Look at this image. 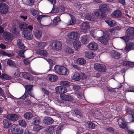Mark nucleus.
Segmentation results:
<instances>
[{
  "instance_id": "nucleus-1",
  "label": "nucleus",
  "mask_w": 134,
  "mask_h": 134,
  "mask_svg": "<svg viewBox=\"0 0 134 134\" xmlns=\"http://www.w3.org/2000/svg\"><path fill=\"white\" fill-rule=\"evenodd\" d=\"M55 71L58 74L61 75H66L69 73V70L63 66L56 65L54 68Z\"/></svg>"
},
{
  "instance_id": "nucleus-2",
  "label": "nucleus",
  "mask_w": 134,
  "mask_h": 134,
  "mask_svg": "<svg viewBox=\"0 0 134 134\" xmlns=\"http://www.w3.org/2000/svg\"><path fill=\"white\" fill-rule=\"evenodd\" d=\"M11 132L13 133L16 134H21L24 131L23 130L20 128L18 125L15 124L12 125L10 128Z\"/></svg>"
},
{
  "instance_id": "nucleus-3",
  "label": "nucleus",
  "mask_w": 134,
  "mask_h": 134,
  "mask_svg": "<svg viewBox=\"0 0 134 134\" xmlns=\"http://www.w3.org/2000/svg\"><path fill=\"white\" fill-rule=\"evenodd\" d=\"M68 38L71 40H75L78 39L80 36V34L76 31L70 32L67 35Z\"/></svg>"
},
{
  "instance_id": "nucleus-4",
  "label": "nucleus",
  "mask_w": 134,
  "mask_h": 134,
  "mask_svg": "<svg viewBox=\"0 0 134 134\" xmlns=\"http://www.w3.org/2000/svg\"><path fill=\"white\" fill-rule=\"evenodd\" d=\"M97 40L102 43L104 44H107L108 43V34L104 35L102 36L98 37Z\"/></svg>"
},
{
  "instance_id": "nucleus-5",
  "label": "nucleus",
  "mask_w": 134,
  "mask_h": 134,
  "mask_svg": "<svg viewBox=\"0 0 134 134\" xmlns=\"http://www.w3.org/2000/svg\"><path fill=\"white\" fill-rule=\"evenodd\" d=\"M95 69L102 72H105L106 71L105 66L104 65L100 64H96L94 65Z\"/></svg>"
},
{
  "instance_id": "nucleus-6",
  "label": "nucleus",
  "mask_w": 134,
  "mask_h": 134,
  "mask_svg": "<svg viewBox=\"0 0 134 134\" xmlns=\"http://www.w3.org/2000/svg\"><path fill=\"white\" fill-rule=\"evenodd\" d=\"M8 5L4 3L0 4V12L3 14H6L8 12Z\"/></svg>"
},
{
  "instance_id": "nucleus-7",
  "label": "nucleus",
  "mask_w": 134,
  "mask_h": 134,
  "mask_svg": "<svg viewBox=\"0 0 134 134\" xmlns=\"http://www.w3.org/2000/svg\"><path fill=\"white\" fill-rule=\"evenodd\" d=\"M60 97L62 100L68 101H71L73 98L71 96L64 94H61Z\"/></svg>"
},
{
  "instance_id": "nucleus-8",
  "label": "nucleus",
  "mask_w": 134,
  "mask_h": 134,
  "mask_svg": "<svg viewBox=\"0 0 134 134\" xmlns=\"http://www.w3.org/2000/svg\"><path fill=\"white\" fill-rule=\"evenodd\" d=\"M7 118L12 121H15L18 120L20 117L18 115L15 114H8L7 116Z\"/></svg>"
},
{
  "instance_id": "nucleus-9",
  "label": "nucleus",
  "mask_w": 134,
  "mask_h": 134,
  "mask_svg": "<svg viewBox=\"0 0 134 134\" xmlns=\"http://www.w3.org/2000/svg\"><path fill=\"white\" fill-rule=\"evenodd\" d=\"M87 47L91 50H96L98 48V44L94 42L90 43L88 45Z\"/></svg>"
},
{
  "instance_id": "nucleus-10",
  "label": "nucleus",
  "mask_w": 134,
  "mask_h": 134,
  "mask_svg": "<svg viewBox=\"0 0 134 134\" xmlns=\"http://www.w3.org/2000/svg\"><path fill=\"white\" fill-rule=\"evenodd\" d=\"M119 127L122 129H125L127 128L126 124L125 123L124 120L123 118H120L117 120Z\"/></svg>"
},
{
  "instance_id": "nucleus-11",
  "label": "nucleus",
  "mask_w": 134,
  "mask_h": 134,
  "mask_svg": "<svg viewBox=\"0 0 134 134\" xmlns=\"http://www.w3.org/2000/svg\"><path fill=\"white\" fill-rule=\"evenodd\" d=\"M23 34L24 35V37L26 39L30 40L32 38V35L31 32L28 30H24L23 31Z\"/></svg>"
},
{
  "instance_id": "nucleus-12",
  "label": "nucleus",
  "mask_w": 134,
  "mask_h": 134,
  "mask_svg": "<svg viewBox=\"0 0 134 134\" xmlns=\"http://www.w3.org/2000/svg\"><path fill=\"white\" fill-rule=\"evenodd\" d=\"M81 26L83 29L81 30V31L84 33L87 32L90 29L89 23L87 22H84L82 24Z\"/></svg>"
},
{
  "instance_id": "nucleus-13",
  "label": "nucleus",
  "mask_w": 134,
  "mask_h": 134,
  "mask_svg": "<svg viewBox=\"0 0 134 134\" xmlns=\"http://www.w3.org/2000/svg\"><path fill=\"white\" fill-rule=\"evenodd\" d=\"M93 12L96 16L97 17L100 18L104 17V14L103 13V12L101 10L99 9H96L94 10Z\"/></svg>"
},
{
  "instance_id": "nucleus-14",
  "label": "nucleus",
  "mask_w": 134,
  "mask_h": 134,
  "mask_svg": "<svg viewBox=\"0 0 134 134\" xmlns=\"http://www.w3.org/2000/svg\"><path fill=\"white\" fill-rule=\"evenodd\" d=\"M53 47L56 50H60L62 48V45L61 43L59 42H55L53 43Z\"/></svg>"
},
{
  "instance_id": "nucleus-15",
  "label": "nucleus",
  "mask_w": 134,
  "mask_h": 134,
  "mask_svg": "<svg viewBox=\"0 0 134 134\" xmlns=\"http://www.w3.org/2000/svg\"><path fill=\"white\" fill-rule=\"evenodd\" d=\"M73 45L75 49L76 50H78L81 48V44L79 40H75L73 42Z\"/></svg>"
},
{
  "instance_id": "nucleus-16",
  "label": "nucleus",
  "mask_w": 134,
  "mask_h": 134,
  "mask_svg": "<svg viewBox=\"0 0 134 134\" xmlns=\"http://www.w3.org/2000/svg\"><path fill=\"white\" fill-rule=\"evenodd\" d=\"M126 34L131 36L134 39V27H131L128 29L126 31Z\"/></svg>"
},
{
  "instance_id": "nucleus-17",
  "label": "nucleus",
  "mask_w": 134,
  "mask_h": 134,
  "mask_svg": "<svg viewBox=\"0 0 134 134\" xmlns=\"http://www.w3.org/2000/svg\"><path fill=\"white\" fill-rule=\"evenodd\" d=\"M125 41L126 44L130 40H133L134 38H132V37L129 35L126 34L125 36L120 37Z\"/></svg>"
},
{
  "instance_id": "nucleus-18",
  "label": "nucleus",
  "mask_w": 134,
  "mask_h": 134,
  "mask_svg": "<svg viewBox=\"0 0 134 134\" xmlns=\"http://www.w3.org/2000/svg\"><path fill=\"white\" fill-rule=\"evenodd\" d=\"M99 9L101 10L103 12V13L107 11L109 7L108 5L105 4H102L100 5L99 6Z\"/></svg>"
},
{
  "instance_id": "nucleus-19",
  "label": "nucleus",
  "mask_w": 134,
  "mask_h": 134,
  "mask_svg": "<svg viewBox=\"0 0 134 134\" xmlns=\"http://www.w3.org/2000/svg\"><path fill=\"white\" fill-rule=\"evenodd\" d=\"M34 34L35 37L38 38H40L42 36V32L38 29H35L34 30Z\"/></svg>"
},
{
  "instance_id": "nucleus-20",
  "label": "nucleus",
  "mask_w": 134,
  "mask_h": 134,
  "mask_svg": "<svg viewBox=\"0 0 134 134\" xmlns=\"http://www.w3.org/2000/svg\"><path fill=\"white\" fill-rule=\"evenodd\" d=\"M127 112L129 115V116L131 117L132 121H134V110L130 108L127 109Z\"/></svg>"
},
{
  "instance_id": "nucleus-21",
  "label": "nucleus",
  "mask_w": 134,
  "mask_h": 134,
  "mask_svg": "<svg viewBox=\"0 0 134 134\" xmlns=\"http://www.w3.org/2000/svg\"><path fill=\"white\" fill-rule=\"evenodd\" d=\"M85 55L86 57L89 59L93 58L94 56L93 52L90 51H87L85 52Z\"/></svg>"
},
{
  "instance_id": "nucleus-22",
  "label": "nucleus",
  "mask_w": 134,
  "mask_h": 134,
  "mask_svg": "<svg viewBox=\"0 0 134 134\" xmlns=\"http://www.w3.org/2000/svg\"><path fill=\"white\" fill-rule=\"evenodd\" d=\"M3 124L5 128L7 129L9 127L11 124V122L7 119L4 120L3 121Z\"/></svg>"
},
{
  "instance_id": "nucleus-23",
  "label": "nucleus",
  "mask_w": 134,
  "mask_h": 134,
  "mask_svg": "<svg viewBox=\"0 0 134 134\" xmlns=\"http://www.w3.org/2000/svg\"><path fill=\"white\" fill-rule=\"evenodd\" d=\"M121 13L119 10L114 11L111 14V16L113 17H119L121 15Z\"/></svg>"
},
{
  "instance_id": "nucleus-24",
  "label": "nucleus",
  "mask_w": 134,
  "mask_h": 134,
  "mask_svg": "<svg viewBox=\"0 0 134 134\" xmlns=\"http://www.w3.org/2000/svg\"><path fill=\"white\" fill-rule=\"evenodd\" d=\"M47 78L51 81L55 82L57 80L58 77L56 75H49L48 76Z\"/></svg>"
},
{
  "instance_id": "nucleus-25",
  "label": "nucleus",
  "mask_w": 134,
  "mask_h": 134,
  "mask_svg": "<svg viewBox=\"0 0 134 134\" xmlns=\"http://www.w3.org/2000/svg\"><path fill=\"white\" fill-rule=\"evenodd\" d=\"M110 54L112 57L116 59H118L120 58V53L115 52L114 50L112 51L111 52Z\"/></svg>"
},
{
  "instance_id": "nucleus-26",
  "label": "nucleus",
  "mask_w": 134,
  "mask_h": 134,
  "mask_svg": "<svg viewBox=\"0 0 134 134\" xmlns=\"http://www.w3.org/2000/svg\"><path fill=\"white\" fill-rule=\"evenodd\" d=\"M105 21L110 26H113L116 25V22L114 20L111 19L106 20Z\"/></svg>"
},
{
  "instance_id": "nucleus-27",
  "label": "nucleus",
  "mask_w": 134,
  "mask_h": 134,
  "mask_svg": "<svg viewBox=\"0 0 134 134\" xmlns=\"http://www.w3.org/2000/svg\"><path fill=\"white\" fill-rule=\"evenodd\" d=\"M88 36L87 35L82 36L81 38L82 42L84 44H86L88 42Z\"/></svg>"
},
{
  "instance_id": "nucleus-28",
  "label": "nucleus",
  "mask_w": 134,
  "mask_h": 134,
  "mask_svg": "<svg viewBox=\"0 0 134 134\" xmlns=\"http://www.w3.org/2000/svg\"><path fill=\"white\" fill-rule=\"evenodd\" d=\"M24 116L26 119H30L33 116V114L30 112H26L24 115Z\"/></svg>"
},
{
  "instance_id": "nucleus-29",
  "label": "nucleus",
  "mask_w": 134,
  "mask_h": 134,
  "mask_svg": "<svg viewBox=\"0 0 134 134\" xmlns=\"http://www.w3.org/2000/svg\"><path fill=\"white\" fill-rule=\"evenodd\" d=\"M36 52L40 55L44 56H46L47 54V52L45 50H41L38 49L37 51Z\"/></svg>"
},
{
  "instance_id": "nucleus-30",
  "label": "nucleus",
  "mask_w": 134,
  "mask_h": 134,
  "mask_svg": "<svg viewBox=\"0 0 134 134\" xmlns=\"http://www.w3.org/2000/svg\"><path fill=\"white\" fill-rule=\"evenodd\" d=\"M73 79L76 81H78L80 80V76L78 73H75L72 76Z\"/></svg>"
},
{
  "instance_id": "nucleus-31",
  "label": "nucleus",
  "mask_w": 134,
  "mask_h": 134,
  "mask_svg": "<svg viewBox=\"0 0 134 134\" xmlns=\"http://www.w3.org/2000/svg\"><path fill=\"white\" fill-rule=\"evenodd\" d=\"M46 45L47 43L46 42H37L36 44L37 46L41 49L44 48L45 46Z\"/></svg>"
},
{
  "instance_id": "nucleus-32",
  "label": "nucleus",
  "mask_w": 134,
  "mask_h": 134,
  "mask_svg": "<svg viewBox=\"0 0 134 134\" xmlns=\"http://www.w3.org/2000/svg\"><path fill=\"white\" fill-rule=\"evenodd\" d=\"M44 122L46 124L50 125L53 122V120L51 117H48L45 119Z\"/></svg>"
},
{
  "instance_id": "nucleus-33",
  "label": "nucleus",
  "mask_w": 134,
  "mask_h": 134,
  "mask_svg": "<svg viewBox=\"0 0 134 134\" xmlns=\"http://www.w3.org/2000/svg\"><path fill=\"white\" fill-rule=\"evenodd\" d=\"M71 17V19L67 23L68 25L74 24L76 23V20L74 16L72 15H70Z\"/></svg>"
},
{
  "instance_id": "nucleus-34",
  "label": "nucleus",
  "mask_w": 134,
  "mask_h": 134,
  "mask_svg": "<svg viewBox=\"0 0 134 134\" xmlns=\"http://www.w3.org/2000/svg\"><path fill=\"white\" fill-rule=\"evenodd\" d=\"M54 129L53 126H50L48 128L47 130L48 134H53L54 132Z\"/></svg>"
},
{
  "instance_id": "nucleus-35",
  "label": "nucleus",
  "mask_w": 134,
  "mask_h": 134,
  "mask_svg": "<svg viewBox=\"0 0 134 134\" xmlns=\"http://www.w3.org/2000/svg\"><path fill=\"white\" fill-rule=\"evenodd\" d=\"M27 24L24 23H22L20 24L19 27L21 29H23V31L26 30H28L27 27Z\"/></svg>"
},
{
  "instance_id": "nucleus-36",
  "label": "nucleus",
  "mask_w": 134,
  "mask_h": 134,
  "mask_svg": "<svg viewBox=\"0 0 134 134\" xmlns=\"http://www.w3.org/2000/svg\"><path fill=\"white\" fill-rule=\"evenodd\" d=\"M3 34L4 37L5 39H9L12 38V35L9 32H5Z\"/></svg>"
},
{
  "instance_id": "nucleus-37",
  "label": "nucleus",
  "mask_w": 134,
  "mask_h": 134,
  "mask_svg": "<svg viewBox=\"0 0 134 134\" xmlns=\"http://www.w3.org/2000/svg\"><path fill=\"white\" fill-rule=\"evenodd\" d=\"M87 19L91 21H93L95 19L94 16L92 14H87L86 16V18Z\"/></svg>"
},
{
  "instance_id": "nucleus-38",
  "label": "nucleus",
  "mask_w": 134,
  "mask_h": 134,
  "mask_svg": "<svg viewBox=\"0 0 134 134\" xmlns=\"http://www.w3.org/2000/svg\"><path fill=\"white\" fill-rule=\"evenodd\" d=\"M86 63V60L83 58H79L77 61V63L79 64L82 65Z\"/></svg>"
},
{
  "instance_id": "nucleus-39",
  "label": "nucleus",
  "mask_w": 134,
  "mask_h": 134,
  "mask_svg": "<svg viewBox=\"0 0 134 134\" xmlns=\"http://www.w3.org/2000/svg\"><path fill=\"white\" fill-rule=\"evenodd\" d=\"M7 64L12 67H15L16 66V64L14 62L11 60H8L7 62Z\"/></svg>"
},
{
  "instance_id": "nucleus-40",
  "label": "nucleus",
  "mask_w": 134,
  "mask_h": 134,
  "mask_svg": "<svg viewBox=\"0 0 134 134\" xmlns=\"http://www.w3.org/2000/svg\"><path fill=\"white\" fill-rule=\"evenodd\" d=\"M19 125L23 127H25L26 126V123L25 121L23 120H20L18 121Z\"/></svg>"
},
{
  "instance_id": "nucleus-41",
  "label": "nucleus",
  "mask_w": 134,
  "mask_h": 134,
  "mask_svg": "<svg viewBox=\"0 0 134 134\" xmlns=\"http://www.w3.org/2000/svg\"><path fill=\"white\" fill-rule=\"evenodd\" d=\"M61 21L60 17L59 16H57L53 20L54 24L57 25Z\"/></svg>"
},
{
  "instance_id": "nucleus-42",
  "label": "nucleus",
  "mask_w": 134,
  "mask_h": 134,
  "mask_svg": "<svg viewBox=\"0 0 134 134\" xmlns=\"http://www.w3.org/2000/svg\"><path fill=\"white\" fill-rule=\"evenodd\" d=\"M17 45L19 47L20 49H23L24 48V44L21 42L20 40H18L17 41Z\"/></svg>"
},
{
  "instance_id": "nucleus-43",
  "label": "nucleus",
  "mask_w": 134,
  "mask_h": 134,
  "mask_svg": "<svg viewBox=\"0 0 134 134\" xmlns=\"http://www.w3.org/2000/svg\"><path fill=\"white\" fill-rule=\"evenodd\" d=\"M22 75L24 78L27 79H29L30 75L29 73L24 72L22 73Z\"/></svg>"
},
{
  "instance_id": "nucleus-44",
  "label": "nucleus",
  "mask_w": 134,
  "mask_h": 134,
  "mask_svg": "<svg viewBox=\"0 0 134 134\" xmlns=\"http://www.w3.org/2000/svg\"><path fill=\"white\" fill-rule=\"evenodd\" d=\"M60 85L62 86H68L70 85V83L66 81H61L60 82Z\"/></svg>"
},
{
  "instance_id": "nucleus-45",
  "label": "nucleus",
  "mask_w": 134,
  "mask_h": 134,
  "mask_svg": "<svg viewBox=\"0 0 134 134\" xmlns=\"http://www.w3.org/2000/svg\"><path fill=\"white\" fill-rule=\"evenodd\" d=\"M62 86H58L56 87L55 90L56 93L58 94H61L62 91Z\"/></svg>"
},
{
  "instance_id": "nucleus-46",
  "label": "nucleus",
  "mask_w": 134,
  "mask_h": 134,
  "mask_svg": "<svg viewBox=\"0 0 134 134\" xmlns=\"http://www.w3.org/2000/svg\"><path fill=\"white\" fill-rule=\"evenodd\" d=\"M2 55L6 56L8 57H12L14 55L13 54H11L9 53H7L4 51L2 52H1Z\"/></svg>"
},
{
  "instance_id": "nucleus-47",
  "label": "nucleus",
  "mask_w": 134,
  "mask_h": 134,
  "mask_svg": "<svg viewBox=\"0 0 134 134\" xmlns=\"http://www.w3.org/2000/svg\"><path fill=\"white\" fill-rule=\"evenodd\" d=\"M63 126L62 125L59 126L57 129L56 134H61V131L63 129Z\"/></svg>"
},
{
  "instance_id": "nucleus-48",
  "label": "nucleus",
  "mask_w": 134,
  "mask_h": 134,
  "mask_svg": "<svg viewBox=\"0 0 134 134\" xmlns=\"http://www.w3.org/2000/svg\"><path fill=\"white\" fill-rule=\"evenodd\" d=\"M40 121L38 117H36L34 119L32 123L34 125H37L39 124Z\"/></svg>"
},
{
  "instance_id": "nucleus-49",
  "label": "nucleus",
  "mask_w": 134,
  "mask_h": 134,
  "mask_svg": "<svg viewBox=\"0 0 134 134\" xmlns=\"http://www.w3.org/2000/svg\"><path fill=\"white\" fill-rule=\"evenodd\" d=\"M29 72L32 74L33 75H41L42 74L40 73H37L35 71H33L31 68H29L28 70Z\"/></svg>"
},
{
  "instance_id": "nucleus-50",
  "label": "nucleus",
  "mask_w": 134,
  "mask_h": 134,
  "mask_svg": "<svg viewBox=\"0 0 134 134\" xmlns=\"http://www.w3.org/2000/svg\"><path fill=\"white\" fill-rule=\"evenodd\" d=\"M35 125L34 127V129L35 131H38L41 128V126L40 125L37 124Z\"/></svg>"
},
{
  "instance_id": "nucleus-51",
  "label": "nucleus",
  "mask_w": 134,
  "mask_h": 134,
  "mask_svg": "<svg viewBox=\"0 0 134 134\" xmlns=\"http://www.w3.org/2000/svg\"><path fill=\"white\" fill-rule=\"evenodd\" d=\"M33 87V86L31 85H27L26 86V89L27 92H30Z\"/></svg>"
},
{
  "instance_id": "nucleus-52",
  "label": "nucleus",
  "mask_w": 134,
  "mask_h": 134,
  "mask_svg": "<svg viewBox=\"0 0 134 134\" xmlns=\"http://www.w3.org/2000/svg\"><path fill=\"white\" fill-rule=\"evenodd\" d=\"M30 13L33 15L35 16L39 14L38 11L35 10H31Z\"/></svg>"
},
{
  "instance_id": "nucleus-53",
  "label": "nucleus",
  "mask_w": 134,
  "mask_h": 134,
  "mask_svg": "<svg viewBox=\"0 0 134 134\" xmlns=\"http://www.w3.org/2000/svg\"><path fill=\"white\" fill-rule=\"evenodd\" d=\"M2 75V77L5 79L9 80L11 79V76L6 74H3Z\"/></svg>"
},
{
  "instance_id": "nucleus-54",
  "label": "nucleus",
  "mask_w": 134,
  "mask_h": 134,
  "mask_svg": "<svg viewBox=\"0 0 134 134\" xmlns=\"http://www.w3.org/2000/svg\"><path fill=\"white\" fill-rule=\"evenodd\" d=\"M66 52L69 53H74L73 50L69 47H67L66 49Z\"/></svg>"
},
{
  "instance_id": "nucleus-55",
  "label": "nucleus",
  "mask_w": 134,
  "mask_h": 134,
  "mask_svg": "<svg viewBox=\"0 0 134 134\" xmlns=\"http://www.w3.org/2000/svg\"><path fill=\"white\" fill-rule=\"evenodd\" d=\"M24 63L26 65H29L30 62V61L29 58L25 59L24 60Z\"/></svg>"
},
{
  "instance_id": "nucleus-56",
  "label": "nucleus",
  "mask_w": 134,
  "mask_h": 134,
  "mask_svg": "<svg viewBox=\"0 0 134 134\" xmlns=\"http://www.w3.org/2000/svg\"><path fill=\"white\" fill-rule=\"evenodd\" d=\"M126 91L127 92H134V86H130L129 88H128L126 90Z\"/></svg>"
},
{
  "instance_id": "nucleus-57",
  "label": "nucleus",
  "mask_w": 134,
  "mask_h": 134,
  "mask_svg": "<svg viewBox=\"0 0 134 134\" xmlns=\"http://www.w3.org/2000/svg\"><path fill=\"white\" fill-rule=\"evenodd\" d=\"M25 50H21L19 51V55L23 58H24L25 56L24 55V53Z\"/></svg>"
},
{
  "instance_id": "nucleus-58",
  "label": "nucleus",
  "mask_w": 134,
  "mask_h": 134,
  "mask_svg": "<svg viewBox=\"0 0 134 134\" xmlns=\"http://www.w3.org/2000/svg\"><path fill=\"white\" fill-rule=\"evenodd\" d=\"M89 127L92 129H93L95 127V124L92 122H89L88 124Z\"/></svg>"
},
{
  "instance_id": "nucleus-59",
  "label": "nucleus",
  "mask_w": 134,
  "mask_h": 134,
  "mask_svg": "<svg viewBox=\"0 0 134 134\" xmlns=\"http://www.w3.org/2000/svg\"><path fill=\"white\" fill-rule=\"evenodd\" d=\"M46 16V15H40L38 16L37 17V21L39 22H40L41 21V20L42 19V18L43 17H44L45 16Z\"/></svg>"
},
{
  "instance_id": "nucleus-60",
  "label": "nucleus",
  "mask_w": 134,
  "mask_h": 134,
  "mask_svg": "<svg viewBox=\"0 0 134 134\" xmlns=\"http://www.w3.org/2000/svg\"><path fill=\"white\" fill-rule=\"evenodd\" d=\"M61 90V94H64V93H66L67 92L66 88L62 86Z\"/></svg>"
},
{
  "instance_id": "nucleus-61",
  "label": "nucleus",
  "mask_w": 134,
  "mask_h": 134,
  "mask_svg": "<svg viewBox=\"0 0 134 134\" xmlns=\"http://www.w3.org/2000/svg\"><path fill=\"white\" fill-rule=\"evenodd\" d=\"M6 93L7 96L8 97H10L12 99H14V97L9 92L8 90L7 91H6Z\"/></svg>"
},
{
  "instance_id": "nucleus-62",
  "label": "nucleus",
  "mask_w": 134,
  "mask_h": 134,
  "mask_svg": "<svg viewBox=\"0 0 134 134\" xmlns=\"http://www.w3.org/2000/svg\"><path fill=\"white\" fill-rule=\"evenodd\" d=\"M0 95L4 98L5 97V93L2 89L0 87Z\"/></svg>"
},
{
  "instance_id": "nucleus-63",
  "label": "nucleus",
  "mask_w": 134,
  "mask_h": 134,
  "mask_svg": "<svg viewBox=\"0 0 134 134\" xmlns=\"http://www.w3.org/2000/svg\"><path fill=\"white\" fill-rule=\"evenodd\" d=\"M131 49L129 45H127L126 44V46L124 48L125 51L126 52H128Z\"/></svg>"
},
{
  "instance_id": "nucleus-64",
  "label": "nucleus",
  "mask_w": 134,
  "mask_h": 134,
  "mask_svg": "<svg viewBox=\"0 0 134 134\" xmlns=\"http://www.w3.org/2000/svg\"><path fill=\"white\" fill-rule=\"evenodd\" d=\"M73 89L75 91H77L80 89L79 86L76 85H74L73 86Z\"/></svg>"
}]
</instances>
